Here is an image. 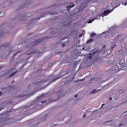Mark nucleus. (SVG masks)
<instances>
[{"label": "nucleus", "instance_id": "1", "mask_svg": "<svg viewBox=\"0 0 127 127\" xmlns=\"http://www.w3.org/2000/svg\"><path fill=\"white\" fill-rule=\"evenodd\" d=\"M127 67L125 65V62L121 61L119 64L115 66L114 70L115 72H119L121 70H125Z\"/></svg>", "mask_w": 127, "mask_h": 127}, {"label": "nucleus", "instance_id": "2", "mask_svg": "<svg viewBox=\"0 0 127 127\" xmlns=\"http://www.w3.org/2000/svg\"><path fill=\"white\" fill-rule=\"evenodd\" d=\"M118 6H120V4H118V5H115V7H114V8H113V9L111 10H105L104 12V15H108L109 13H110V12H112V11H113V10H114V9H115L116 7H118Z\"/></svg>", "mask_w": 127, "mask_h": 127}, {"label": "nucleus", "instance_id": "3", "mask_svg": "<svg viewBox=\"0 0 127 127\" xmlns=\"http://www.w3.org/2000/svg\"><path fill=\"white\" fill-rule=\"evenodd\" d=\"M98 55V52H96L93 53V54H90L87 57L88 59L91 60L92 59V57H93V56H95V55Z\"/></svg>", "mask_w": 127, "mask_h": 127}, {"label": "nucleus", "instance_id": "4", "mask_svg": "<svg viewBox=\"0 0 127 127\" xmlns=\"http://www.w3.org/2000/svg\"><path fill=\"white\" fill-rule=\"evenodd\" d=\"M7 76H8V78H11V77H13V76H14L15 75V72L12 73V74H10V73H8L6 74Z\"/></svg>", "mask_w": 127, "mask_h": 127}, {"label": "nucleus", "instance_id": "5", "mask_svg": "<svg viewBox=\"0 0 127 127\" xmlns=\"http://www.w3.org/2000/svg\"><path fill=\"white\" fill-rule=\"evenodd\" d=\"M74 6H75V4H72L70 5H69L68 6L66 7V8L68 10H70V8H72V7H74Z\"/></svg>", "mask_w": 127, "mask_h": 127}, {"label": "nucleus", "instance_id": "6", "mask_svg": "<svg viewBox=\"0 0 127 127\" xmlns=\"http://www.w3.org/2000/svg\"><path fill=\"white\" fill-rule=\"evenodd\" d=\"M41 42V41L40 40H38L37 41H35L34 43V45H38L39 43H40Z\"/></svg>", "mask_w": 127, "mask_h": 127}, {"label": "nucleus", "instance_id": "7", "mask_svg": "<svg viewBox=\"0 0 127 127\" xmlns=\"http://www.w3.org/2000/svg\"><path fill=\"white\" fill-rule=\"evenodd\" d=\"M99 91H100V90L94 89L91 93V94H96V93H98V92H99Z\"/></svg>", "mask_w": 127, "mask_h": 127}, {"label": "nucleus", "instance_id": "8", "mask_svg": "<svg viewBox=\"0 0 127 127\" xmlns=\"http://www.w3.org/2000/svg\"><path fill=\"white\" fill-rule=\"evenodd\" d=\"M95 19H100V17H96V18L93 19L92 20H89V21L88 22V23H92V21H94V20H95Z\"/></svg>", "mask_w": 127, "mask_h": 127}, {"label": "nucleus", "instance_id": "9", "mask_svg": "<svg viewBox=\"0 0 127 127\" xmlns=\"http://www.w3.org/2000/svg\"><path fill=\"white\" fill-rule=\"evenodd\" d=\"M43 98H45V95H43L41 96L40 97L38 98V100H39V101H40L42 99H43Z\"/></svg>", "mask_w": 127, "mask_h": 127}, {"label": "nucleus", "instance_id": "10", "mask_svg": "<svg viewBox=\"0 0 127 127\" xmlns=\"http://www.w3.org/2000/svg\"><path fill=\"white\" fill-rule=\"evenodd\" d=\"M94 41V39H90L88 41H87V43H91V42H93Z\"/></svg>", "mask_w": 127, "mask_h": 127}, {"label": "nucleus", "instance_id": "11", "mask_svg": "<svg viewBox=\"0 0 127 127\" xmlns=\"http://www.w3.org/2000/svg\"><path fill=\"white\" fill-rule=\"evenodd\" d=\"M124 92L125 91L124 90V89H121L119 90V92L120 94H123Z\"/></svg>", "mask_w": 127, "mask_h": 127}, {"label": "nucleus", "instance_id": "12", "mask_svg": "<svg viewBox=\"0 0 127 127\" xmlns=\"http://www.w3.org/2000/svg\"><path fill=\"white\" fill-rule=\"evenodd\" d=\"M24 95L22 94V95H18V96H17V98H21V97H24Z\"/></svg>", "mask_w": 127, "mask_h": 127}, {"label": "nucleus", "instance_id": "13", "mask_svg": "<svg viewBox=\"0 0 127 127\" xmlns=\"http://www.w3.org/2000/svg\"><path fill=\"white\" fill-rule=\"evenodd\" d=\"M93 36H96V33H93L91 34V37H93Z\"/></svg>", "mask_w": 127, "mask_h": 127}, {"label": "nucleus", "instance_id": "14", "mask_svg": "<svg viewBox=\"0 0 127 127\" xmlns=\"http://www.w3.org/2000/svg\"><path fill=\"white\" fill-rule=\"evenodd\" d=\"M83 35V34H80V35H79V38H81V37H82V36Z\"/></svg>", "mask_w": 127, "mask_h": 127}, {"label": "nucleus", "instance_id": "15", "mask_svg": "<svg viewBox=\"0 0 127 127\" xmlns=\"http://www.w3.org/2000/svg\"><path fill=\"white\" fill-rule=\"evenodd\" d=\"M103 106H105V104H102L101 108H103Z\"/></svg>", "mask_w": 127, "mask_h": 127}, {"label": "nucleus", "instance_id": "16", "mask_svg": "<svg viewBox=\"0 0 127 127\" xmlns=\"http://www.w3.org/2000/svg\"><path fill=\"white\" fill-rule=\"evenodd\" d=\"M2 95V93H1V92L0 91V96H1Z\"/></svg>", "mask_w": 127, "mask_h": 127}, {"label": "nucleus", "instance_id": "17", "mask_svg": "<svg viewBox=\"0 0 127 127\" xmlns=\"http://www.w3.org/2000/svg\"><path fill=\"white\" fill-rule=\"evenodd\" d=\"M83 118H86V115H85V114H84V115H83Z\"/></svg>", "mask_w": 127, "mask_h": 127}, {"label": "nucleus", "instance_id": "18", "mask_svg": "<svg viewBox=\"0 0 127 127\" xmlns=\"http://www.w3.org/2000/svg\"><path fill=\"white\" fill-rule=\"evenodd\" d=\"M64 46H65L64 45H63V47H64Z\"/></svg>", "mask_w": 127, "mask_h": 127}, {"label": "nucleus", "instance_id": "19", "mask_svg": "<svg viewBox=\"0 0 127 127\" xmlns=\"http://www.w3.org/2000/svg\"><path fill=\"white\" fill-rule=\"evenodd\" d=\"M109 100H112V98L110 97V99H109Z\"/></svg>", "mask_w": 127, "mask_h": 127}, {"label": "nucleus", "instance_id": "20", "mask_svg": "<svg viewBox=\"0 0 127 127\" xmlns=\"http://www.w3.org/2000/svg\"><path fill=\"white\" fill-rule=\"evenodd\" d=\"M112 6H113V7H114V5H113V4H112Z\"/></svg>", "mask_w": 127, "mask_h": 127}, {"label": "nucleus", "instance_id": "21", "mask_svg": "<svg viewBox=\"0 0 127 127\" xmlns=\"http://www.w3.org/2000/svg\"><path fill=\"white\" fill-rule=\"evenodd\" d=\"M77 95H76V96H75V98H77Z\"/></svg>", "mask_w": 127, "mask_h": 127}, {"label": "nucleus", "instance_id": "22", "mask_svg": "<svg viewBox=\"0 0 127 127\" xmlns=\"http://www.w3.org/2000/svg\"><path fill=\"white\" fill-rule=\"evenodd\" d=\"M42 103H44V102H42Z\"/></svg>", "mask_w": 127, "mask_h": 127}]
</instances>
